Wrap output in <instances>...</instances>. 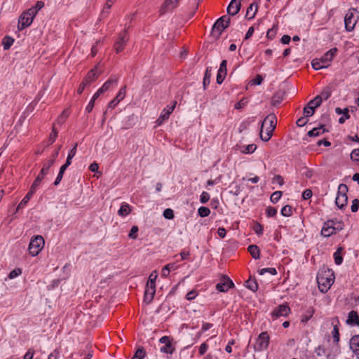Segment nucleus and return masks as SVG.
<instances>
[{"instance_id":"15","label":"nucleus","mask_w":359,"mask_h":359,"mask_svg":"<svg viewBox=\"0 0 359 359\" xmlns=\"http://www.w3.org/2000/svg\"><path fill=\"white\" fill-rule=\"evenodd\" d=\"M234 286L233 283L228 277L224 276L223 281L216 285V288L220 292H226L231 287Z\"/></svg>"},{"instance_id":"22","label":"nucleus","mask_w":359,"mask_h":359,"mask_svg":"<svg viewBox=\"0 0 359 359\" xmlns=\"http://www.w3.org/2000/svg\"><path fill=\"white\" fill-rule=\"evenodd\" d=\"M100 74V72H97V67H95L94 69H91L87 74V76L85 77L84 80L88 83H90L93 81H95L99 75Z\"/></svg>"},{"instance_id":"37","label":"nucleus","mask_w":359,"mask_h":359,"mask_svg":"<svg viewBox=\"0 0 359 359\" xmlns=\"http://www.w3.org/2000/svg\"><path fill=\"white\" fill-rule=\"evenodd\" d=\"M246 287L253 292H255L258 289L257 283L250 279L246 282Z\"/></svg>"},{"instance_id":"23","label":"nucleus","mask_w":359,"mask_h":359,"mask_svg":"<svg viewBox=\"0 0 359 359\" xmlns=\"http://www.w3.org/2000/svg\"><path fill=\"white\" fill-rule=\"evenodd\" d=\"M284 95L285 93L282 90H279L274 93L271 98V104L273 106H277L278 104H279L282 102Z\"/></svg>"},{"instance_id":"10","label":"nucleus","mask_w":359,"mask_h":359,"mask_svg":"<svg viewBox=\"0 0 359 359\" xmlns=\"http://www.w3.org/2000/svg\"><path fill=\"white\" fill-rule=\"evenodd\" d=\"M269 344V336L266 332H262L257 337L254 348L261 351L267 348Z\"/></svg>"},{"instance_id":"35","label":"nucleus","mask_w":359,"mask_h":359,"mask_svg":"<svg viewBox=\"0 0 359 359\" xmlns=\"http://www.w3.org/2000/svg\"><path fill=\"white\" fill-rule=\"evenodd\" d=\"M331 93H332V92H331L330 88L325 87V88H323V91L321 92V94L319 96L322 97V100H326L330 97Z\"/></svg>"},{"instance_id":"49","label":"nucleus","mask_w":359,"mask_h":359,"mask_svg":"<svg viewBox=\"0 0 359 359\" xmlns=\"http://www.w3.org/2000/svg\"><path fill=\"white\" fill-rule=\"evenodd\" d=\"M313 313H314V309L312 308L310 309L309 310L307 311L306 315H304L302 317V321L307 322L313 316Z\"/></svg>"},{"instance_id":"8","label":"nucleus","mask_w":359,"mask_h":359,"mask_svg":"<svg viewBox=\"0 0 359 359\" xmlns=\"http://www.w3.org/2000/svg\"><path fill=\"white\" fill-rule=\"evenodd\" d=\"M348 187L345 184H340L338 187L335 203L339 209L344 208L347 203Z\"/></svg>"},{"instance_id":"55","label":"nucleus","mask_w":359,"mask_h":359,"mask_svg":"<svg viewBox=\"0 0 359 359\" xmlns=\"http://www.w3.org/2000/svg\"><path fill=\"white\" fill-rule=\"evenodd\" d=\"M273 182H277L280 186L284 184V180L282 176L277 175L273 178Z\"/></svg>"},{"instance_id":"48","label":"nucleus","mask_w":359,"mask_h":359,"mask_svg":"<svg viewBox=\"0 0 359 359\" xmlns=\"http://www.w3.org/2000/svg\"><path fill=\"white\" fill-rule=\"evenodd\" d=\"M266 273H269L271 275H276L277 271L274 268H264L259 271L260 275H264Z\"/></svg>"},{"instance_id":"45","label":"nucleus","mask_w":359,"mask_h":359,"mask_svg":"<svg viewBox=\"0 0 359 359\" xmlns=\"http://www.w3.org/2000/svg\"><path fill=\"white\" fill-rule=\"evenodd\" d=\"M282 215L289 217L292 215V208L290 205H285L281 210Z\"/></svg>"},{"instance_id":"19","label":"nucleus","mask_w":359,"mask_h":359,"mask_svg":"<svg viewBox=\"0 0 359 359\" xmlns=\"http://www.w3.org/2000/svg\"><path fill=\"white\" fill-rule=\"evenodd\" d=\"M335 227L333 226V222L328 221L324 224L321 230V234L325 237H329L335 233Z\"/></svg>"},{"instance_id":"17","label":"nucleus","mask_w":359,"mask_h":359,"mask_svg":"<svg viewBox=\"0 0 359 359\" xmlns=\"http://www.w3.org/2000/svg\"><path fill=\"white\" fill-rule=\"evenodd\" d=\"M354 14L352 11H348L344 18L345 27L347 31H351L353 29L356 21L353 20Z\"/></svg>"},{"instance_id":"6","label":"nucleus","mask_w":359,"mask_h":359,"mask_svg":"<svg viewBox=\"0 0 359 359\" xmlns=\"http://www.w3.org/2000/svg\"><path fill=\"white\" fill-rule=\"evenodd\" d=\"M230 24V18L224 15L219 18L214 24L212 29V35L218 39L222 32L229 27Z\"/></svg>"},{"instance_id":"34","label":"nucleus","mask_w":359,"mask_h":359,"mask_svg":"<svg viewBox=\"0 0 359 359\" xmlns=\"http://www.w3.org/2000/svg\"><path fill=\"white\" fill-rule=\"evenodd\" d=\"M146 355L145 351L143 348H138L132 359H143Z\"/></svg>"},{"instance_id":"25","label":"nucleus","mask_w":359,"mask_h":359,"mask_svg":"<svg viewBox=\"0 0 359 359\" xmlns=\"http://www.w3.org/2000/svg\"><path fill=\"white\" fill-rule=\"evenodd\" d=\"M327 130L324 128V126H320L318 128H314L310 131L308 132V135L309 137H317L323 133H325Z\"/></svg>"},{"instance_id":"62","label":"nucleus","mask_w":359,"mask_h":359,"mask_svg":"<svg viewBox=\"0 0 359 359\" xmlns=\"http://www.w3.org/2000/svg\"><path fill=\"white\" fill-rule=\"evenodd\" d=\"M95 101L91 99V100L89 102L88 104L87 105L86 110L88 113H90L94 107Z\"/></svg>"},{"instance_id":"51","label":"nucleus","mask_w":359,"mask_h":359,"mask_svg":"<svg viewBox=\"0 0 359 359\" xmlns=\"http://www.w3.org/2000/svg\"><path fill=\"white\" fill-rule=\"evenodd\" d=\"M210 199V195L205 191H203L200 196V201L202 203H206Z\"/></svg>"},{"instance_id":"56","label":"nucleus","mask_w":359,"mask_h":359,"mask_svg":"<svg viewBox=\"0 0 359 359\" xmlns=\"http://www.w3.org/2000/svg\"><path fill=\"white\" fill-rule=\"evenodd\" d=\"M262 77L261 75H257L256 77L251 81L252 84L253 85H260L262 82Z\"/></svg>"},{"instance_id":"59","label":"nucleus","mask_w":359,"mask_h":359,"mask_svg":"<svg viewBox=\"0 0 359 359\" xmlns=\"http://www.w3.org/2000/svg\"><path fill=\"white\" fill-rule=\"evenodd\" d=\"M197 296V293L195 290H191L187 294V299L188 300H192L196 298Z\"/></svg>"},{"instance_id":"4","label":"nucleus","mask_w":359,"mask_h":359,"mask_svg":"<svg viewBox=\"0 0 359 359\" xmlns=\"http://www.w3.org/2000/svg\"><path fill=\"white\" fill-rule=\"evenodd\" d=\"M158 277V273L156 271H154L149 275V280L146 284L144 302L146 304H150L156 293V280Z\"/></svg>"},{"instance_id":"20","label":"nucleus","mask_w":359,"mask_h":359,"mask_svg":"<svg viewBox=\"0 0 359 359\" xmlns=\"http://www.w3.org/2000/svg\"><path fill=\"white\" fill-rule=\"evenodd\" d=\"M350 348L357 358L359 359V335H355L351 339Z\"/></svg>"},{"instance_id":"36","label":"nucleus","mask_w":359,"mask_h":359,"mask_svg":"<svg viewBox=\"0 0 359 359\" xmlns=\"http://www.w3.org/2000/svg\"><path fill=\"white\" fill-rule=\"evenodd\" d=\"M198 215L201 217H207V216H208L210 215V210L207 207H201V208H198Z\"/></svg>"},{"instance_id":"50","label":"nucleus","mask_w":359,"mask_h":359,"mask_svg":"<svg viewBox=\"0 0 359 359\" xmlns=\"http://www.w3.org/2000/svg\"><path fill=\"white\" fill-rule=\"evenodd\" d=\"M57 136V131L53 127L52 129L51 133L50 134L49 139H48V142H49L50 144H53L55 142Z\"/></svg>"},{"instance_id":"3","label":"nucleus","mask_w":359,"mask_h":359,"mask_svg":"<svg viewBox=\"0 0 359 359\" xmlns=\"http://www.w3.org/2000/svg\"><path fill=\"white\" fill-rule=\"evenodd\" d=\"M337 52V48H333L325 53L321 58L313 59L311 62L313 68L316 70L327 68Z\"/></svg>"},{"instance_id":"18","label":"nucleus","mask_w":359,"mask_h":359,"mask_svg":"<svg viewBox=\"0 0 359 359\" xmlns=\"http://www.w3.org/2000/svg\"><path fill=\"white\" fill-rule=\"evenodd\" d=\"M179 1L180 0H165L161 8V13L163 14L168 11L175 9L177 6Z\"/></svg>"},{"instance_id":"11","label":"nucleus","mask_w":359,"mask_h":359,"mask_svg":"<svg viewBox=\"0 0 359 359\" xmlns=\"http://www.w3.org/2000/svg\"><path fill=\"white\" fill-rule=\"evenodd\" d=\"M322 103V97L316 96L313 100L308 103V106L304 107V114L306 116H311L315 112V108L318 107Z\"/></svg>"},{"instance_id":"60","label":"nucleus","mask_w":359,"mask_h":359,"mask_svg":"<svg viewBox=\"0 0 359 359\" xmlns=\"http://www.w3.org/2000/svg\"><path fill=\"white\" fill-rule=\"evenodd\" d=\"M87 85H89V83H88L87 82H86L85 80H83V81L80 84L79 88H78V93L79 94H81L82 93V92L83 91V90L85 89L86 86Z\"/></svg>"},{"instance_id":"42","label":"nucleus","mask_w":359,"mask_h":359,"mask_svg":"<svg viewBox=\"0 0 359 359\" xmlns=\"http://www.w3.org/2000/svg\"><path fill=\"white\" fill-rule=\"evenodd\" d=\"M332 337H333L334 341L335 343H338V341H339V328L337 325H335L334 326V329L332 331Z\"/></svg>"},{"instance_id":"31","label":"nucleus","mask_w":359,"mask_h":359,"mask_svg":"<svg viewBox=\"0 0 359 359\" xmlns=\"http://www.w3.org/2000/svg\"><path fill=\"white\" fill-rule=\"evenodd\" d=\"M44 6L43 1H39L36 2L35 6L32 8L28 9V11L32 13V15H35L37 14L38 11L41 10Z\"/></svg>"},{"instance_id":"46","label":"nucleus","mask_w":359,"mask_h":359,"mask_svg":"<svg viewBox=\"0 0 359 359\" xmlns=\"http://www.w3.org/2000/svg\"><path fill=\"white\" fill-rule=\"evenodd\" d=\"M163 217L168 219H172L174 217V212L170 208H167L163 211Z\"/></svg>"},{"instance_id":"1","label":"nucleus","mask_w":359,"mask_h":359,"mask_svg":"<svg viewBox=\"0 0 359 359\" xmlns=\"http://www.w3.org/2000/svg\"><path fill=\"white\" fill-rule=\"evenodd\" d=\"M54 164V160H48L47 162L43 163V168L41 170L40 173L36 177L32 185L30 187V190L27 194V195L23 198L21 202L19 203L16 208V211L18 212L20 209L24 208L27 203L29 202L32 195L36 191V187L39 185L41 180L44 178L45 175L48 173L49 168Z\"/></svg>"},{"instance_id":"39","label":"nucleus","mask_w":359,"mask_h":359,"mask_svg":"<svg viewBox=\"0 0 359 359\" xmlns=\"http://www.w3.org/2000/svg\"><path fill=\"white\" fill-rule=\"evenodd\" d=\"M126 94V87L123 86V88H121L120 89V90H119L118 93L117 94V95L116 96L115 99L118 100V102H120L122 100L124 99Z\"/></svg>"},{"instance_id":"9","label":"nucleus","mask_w":359,"mask_h":359,"mask_svg":"<svg viewBox=\"0 0 359 359\" xmlns=\"http://www.w3.org/2000/svg\"><path fill=\"white\" fill-rule=\"evenodd\" d=\"M35 15H32V13L28 11H24L20 16L18 24V30H22L25 28L31 25L33 22Z\"/></svg>"},{"instance_id":"21","label":"nucleus","mask_w":359,"mask_h":359,"mask_svg":"<svg viewBox=\"0 0 359 359\" xmlns=\"http://www.w3.org/2000/svg\"><path fill=\"white\" fill-rule=\"evenodd\" d=\"M257 149V146L255 144H250L247 146H239L236 145V149L241 153L248 154L253 153Z\"/></svg>"},{"instance_id":"58","label":"nucleus","mask_w":359,"mask_h":359,"mask_svg":"<svg viewBox=\"0 0 359 359\" xmlns=\"http://www.w3.org/2000/svg\"><path fill=\"white\" fill-rule=\"evenodd\" d=\"M312 196V191L310 189H306L303 194L302 197L304 199H309Z\"/></svg>"},{"instance_id":"57","label":"nucleus","mask_w":359,"mask_h":359,"mask_svg":"<svg viewBox=\"0 0 359 359\" xmlns=\"http://www.w3.org/2000/svg\"><path fill=\"white\" fill-rule=\"evenodd\" d=\"M359 201L358 199H354L352 202L351 205V211L353 212H355L358 210Z\"/></svg>"},{"instance_id":"47","label":"nucleus","mask_w":359,"mask_h":359,"mask_svg":"<svg viewBox=\"0 0 359 359\" xmlns=\"http://www.w3.org/2000/svg\"><path fill=\"white\" fill-rule=\"evenodd\" d=\"M137 231H138V226H132L130 231L128 234V237L132 239H135L137 237Z\"/></svg>"},{"instance_id":"64","label":"nucleus","mask_w":359,"mask_h":359,"mask_svg":"<svg viewBox=\"0 0 359 359\" xmlns=\"http://www.w3.org/2000/svg\"><path fill=\"white\" fill-rule=\"evenodd\" d=\"M59 351L57 350H55L48 355V359H58Z\"/></svg>"},{"instance_id":"5","label":"nucleus","mask_w":359,"mask_h":359,"mask_svg":"<svg viewBox=\"0 0 359 359\" xmlns=\"http://www.w3.org/2000/svg\"><path fill=\"white\" fill-rule=\"evenodd\" d=\"M334 274L331 271H323L317 276L318 287L322 292H326L334 283Z\"/></svg>"},{"instance_id":"63","label":"nucleus","mask_w":359,"mask_h":359,"mask_svg":"<svg viewBox=\"0 0 359 359\" xmlns=\"http://www.w3.org/2000/svg\"><path fill=\"white\" fill-rule=\"evenodd\" d=\"M208 349V345L205 343L202 344L199 348V353L201 355H203Z\"/></svg>"},{"instance_id":"40","label":"nucleus","mask_w":359,"mask_h":359,"mask_svg":"<svg viewBox=\"0 0 359 359\" xmlns=\"http://www.w3.org/2000/svg\"><path fill=\"white\" fill-rule=\"evenodd\" d=\"M282 196V191H276L272 194L271 196V201L273 203H276L278 201Z\"/></svg>"},{"instance_id":"61","label":"nucleus","mask_w":359,"mask_h":359,"mask_svg":"<svg viewBox=\"0 0 359 359\" xmlns=\"http://www.w3.org/2000/svg\"><path fill=\"white\" fill-rule=\"evenodd\" d=\"M307 123V120L304 117H301L297 121V125L298 126H304Z\"/></svg>"},{"instance_id":"52","label":"nucleus","mask_w":359,"mask_h":359,"mask_svg":"<svg viewBox=\"0 0 359 359\" xmlns=\"http://www.w3.org/2000/svg\"><path fill=\"white\" fill-rule=\"evenodd\" d=\"M351 158L353 161H359V149H355L351 154Z\"/></svg>"},{"instance_id":"30","label":"nucleus","mask_w":359,"mask_h":359,"mask_svg":"<svg viewBox=\"0 0 359 359\" xmlns=\"http://www.w3.org/2000/svg\"><path fill=\"white\" fill-rule=\"evenodd\" d=\"M117 81H118V78L115 76H111V78L109 79H108L103 85L100 88L102 89V90H103L104 92L107 91V90L109 89V88L111 87V86L113 84V83H117Z\"/></svg>"},{"instance_id":"16","label":"nucleus","mask_w":359,"mask_h":359,"mask_svg":"<svg viewBox=\"0 0 359 359\" xmlns=\"http://www.w3.org/2000/svg\"><path fill=\"white\" fill-rule=\"evenodd\" d=\"M241 6V0H232L227 7L228 14L235 15L240 11Z\"/></svg>"},{"instance_id":"32","label":"nucleus","mask_w":359,"mask_h":359,"mask_svg":"<svg viewBox=\"0 0 359 359\" xmlns=\"http://www.w3.org/2000/svg\"><path fill=\"white\" fill-rule=\"evenodd\" d=\"M14 42V39L10 36H5L3 39L2 44L5 50H8L12 46Z\"/></svg>"},{"instance_id":"54","label":"nucleus","mask_w":359,"mask_h":359,"mask_svg":"<svg viewBox=\"0 0 359 359\" xmlns=\"http://www.w3.org/2000/svg\"><path fill=\"white\" fill-rule=\"evenodd\" d=\"M277 210L275 208L268 207L266 208V214L269 217H273L276 215Z\"/></svg>"},{"instance_id":"2","label":"nucleus","mask_w":359,"mask_h":359,"mask_svg":"<svg viewBox=\"0 0 359 359\" xmlns=\"http://www.w3.org/2000/svg\"><path fill=\"white\" fill-rule=\"evenodd\" d=\"M276 126V118L274 114L268 115L262 123L259 136L262 140L269 141Z\"/></svg>"},{"instance_id":"13","label":"nucleus","mask_w":359,"mask_h":359,"mask_svg":"<svg viewBox=\"0 0 359 359\" xmlns=\"http://www.w3.org/2000/svg\"><path fill=\"white\" fill-rule=\"evenodd\" d=\"M290 311V309L287 305L282 304L273 310L271 315L273 318H277L280 316H286Z\"/></svg>"},{"instance_id":"7","label":"nucleus","mask_w":359,"mask_h":359,"mask_svg":"<svg viewBox=\"0 0 359 359\" xmlns=\"http://www.w3.org/2000/svg\"><path fill=\"white\" fill-rule=\"evenodd\" d=\"M44 240L41 236H36L32 238L29 244V254L35 257L39 254L44 246Z\"/></svg>"},{"instance_id":"38","label":"nucleus","mask_w":359,"mask_h":359,"mask_svg":"<svg viewBox=\"0 0 359 359\" xmlns=\"http://www.w3.org/2000/svg\"><path fill=\"white\" fill-rule=\"evenodd\" d=\"M174 264H168L165 265L162 269L161 275L162 276L167 277L169 275L170 271L171 269L174 268Z\"/></svg>"},{"instance_id":"24","label":"nucleus","mask_w":359,"mask_h":359,"mask_svg":"<svg viewBox=\"0 0 359 359\" xmlns=\"http://www.w3.org/2000/svg\"><path fill=\"white\" fill-rule=\"evenodd\" d=\"M346 323L350 325H359V316L356 311H351L349 312Z\"/></svg>"},{"instance_id":"26","label":"nucleus","mask_w":359,"mask_h":359,"mask_svg":"<svg viewBox=\"0 0 359 359\" xmlns=\"http://www.w3.org/2000/svg\"><path fill=\"white\" fill-rule=\"evenodd\" d=\"M176 104L177 102L173 101L171 106H168L165 109H164L161 114L162 116V118H165L166 120L168 119L170 114L173 111Z\"/></svg>"},{"instance_id":"44","label":"nucleus","mask_w":359,"mask_h":359,"mask_svg":"<svg viewBox=\"0 0 359 359\" xmlns=\"http://www.w3.org/2000/svg\"><path fill=\"white\" fill-rule=\"evenodd\" d=\"M161 351L163 353L171 354L174 351V348L172 346L171 343H168V344H165V346H163L161 348Z\"/></svg>"},{"instance_id":"43","label":"nucleus","mask_w":359,"mask_h":359,"mask_svg":"<svg viewBox=\"0 0 359 359\" xmlns=\"http://www.w3.org/2000/svg\"><path fill=\"white\" fill-rule=\"evenodd\" d=\"M21 273H22L21 269L16 268L10 272V273L8 274V278L10 279H13V278H15L17 276H20Z\"/></svg>"},{"instance_id":"53","label":"nucleus","mask_w":359,"mask_h":359,"mask_svg":"<svg viewBox=\"0 0 359 359\" xmlns=\"http://www.w3.org/2000/svg\"><path fill=\"white\" fill-rule=\"evenodd\" d=\"M253 230L255 231L256 233L258 235H261L263 233V227L262 226L259 224L256 223L253 227Z\"/></svg>"},{"instance_id":"33","label":"nucleus","mask_w":359,"mask_h":359,"mask_svg":"<svg viewBox=\"0 0 359 359\" xmlns=\"http://www.w3.org/2000/svg\"><path fill=\"white\" fill-rule=\"evenodd\" d=\"M211 68L210 67H208L206 69V71H205V76H204V79H203V86H204V88L206 87L207 85H208L210 82V77H211Z\"/></svg>"},{"instance_id":"41","label":"nucleus","mask_w":359,"mask_h":359,"mask_svg":"<svg viewBox=\"0 0 359 359\" xmlns=\"http://www.w3.org/2000/svg\"><path fill=\"white\" fill-rule=\"evenodd\" d=\"M334 261H335V263L337 264V265H339L341 264L342 261H343V258L341 256V248H339L334 254Z\"/></svg>"},{"instance_id":"28","label":"nucleus","mask_w":359,"mask_h":359,"mask_svg":"<svg viewBox=\"0 0 359 359\" xmlns=\"http://www.w3.org/2000/svg\"><path fill=\"white\" fill-rule=\"evenodd\" d=\"M257 9L258 5L257 4H252L248 8L246 17H248L249 19H252L255 16Z\"/></svg>"},{"instance_id":"29","label":"nucleus","mask_w":359,"mask_h":359,"mask_svg":"<svg viewBox=\"0 0 359 359\" xmlns=\"http://www.w3.org/2000/svg\"><path fill=\"white\" fill-rule=\"evenodd\" d=\"M248 250L254 259H257L259 258L260 251L259 248L256 245H250Z\"/></svg>"},{"instance_id":"27","label":"nucleus","mask_w":359,"mask_h":359,"mask_svg":"<svg viewBox=\"0 0 359 359\" xmlns=\"http://www.w3.org/2000/svg\"><path fill=\"white\" fill-rule=\"evenodd\" d=\"M131 212V208L128 203H123L118 211V215L121 217H125Z\"/></svg>"},{"instance_id":"14","label":"nucleus","mask_w":359,"mask_h":359,"mask_svg":"<svg viewBox=\"0 0 359 359\" xmlns=\"http://www.w3.org/2000/svg\"><path fill=\"white\" fill-rule=\"evenodd\" d=\"M226 65L227 62L226 60L222 61L219 69L217 75V83L221 84L226 76Z\"/></svg>"},{"instance_id":"12","label":"nucleus","mask_w":359,"mask_h":359,"mask_svg":"<svg viewBox=\"0 0 359 359\" xmlns=\"http://www.w3.org/2000/svg\"><path fill=\"white\" fill-rule=\"evenodd\" d=\"M128 40L127 37L126 32H124L123 34H120L117 41L114 44V48L117 53H121Z\"/></svg>"}]
</instances>
